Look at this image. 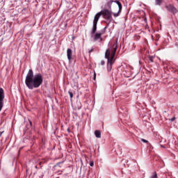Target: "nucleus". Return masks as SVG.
I'll use <instances>...</instances> for the list:
<instances>
[{
  "mask_svg": "<svg viewBox=\"0 0 178 178\" xmlns=\"http://www.w3.org/2000/svg\"><path fill=\"white\" fill-rule=\"evenodd\" d=\"M120 13V12H119L118 11V13H114L113 14V16H114V17H118V16H119V14Z\"/></svg>",
  "mask_w": 178,
  "mask_h": 178,
  "instance_id": "2eb2a0df",
  "label": "nucleus"
},
{
  "mask_svg": "<svg viewBox=\"0 0 178 178\" xmlns=\"http://www.w3.org/2000/svg\"><path fill=\"white\" fill-rule=\"evenodd\" d=\"M148 58H149V62H151L152 63L154 62V56H149Z\"/></svg>",
  "mask_w": 178,
  "mask_h": 178,
  "instance_id": "ddd939ff",
  "label": "nucleus"
},
{
  "mask_svg": "<svg viewBox=\"0 0 178 178\" xmlns=\"http://www.w3.org/2000/svg\"><path fill=\"white\" fill-rule=\"evenodd\" d=\"M115 2V1L113 0H109L106 4V8H108V9H109L111 10V9H112V3Z\"/></svg>",
  "mask_w": 178,
  "mask_h": 178,
  "instance_id": "1a4fd4ad",
  "label": "nucleus"
},
{
  "mask_svg": "<svg viewBox=\"0 0 178 178\" xmlns=\"http://www.w3.org/2000/svg\"><path fill=\"white\" fill-rule=\"evenodd\" d=\"M68 94L70 95V98H71V99H72V98H73V92H72L71 91H69V92H68Z\"/></svg>",
  "mask_w": 178,
  "mask_h": 178,
  "instance_id": "dca6fc26",
  "label": "nucleus"
},
{
  "mask_svg": "<svg viewBox=\"0 0 178 178\" xmlns=\"http://www.w3.org/2000/svg\"><path fill=\"white\" fill-rule=\"evenodd\" d=\"M3 133H4V131H0V137H2V134H3Z\"/></svg>",
  "mask_w": 178,
  "mask_h": 178,
  "instance_id": "5701e85b",
  "label": "nucleus"
},
{
  "mask_svg": "<svg viewBox=\"0 0 178 178\" xmlns=\"http://www.w3.org/2000/svg\"><path fill=\"white\" fill-rule=\"evenodd\" d=\"M56 165H60V163H58Z\"/></svg>",
  "mask_w": 178,
  "mask_h": 178,
  "instance_id": "a878e982",
  "label": "nucleus"
},
{
  "mask_svg": "<svg viewBox=\"0 0 178 178\" xmlns=\"http://www.w3.org/2000/svg\"><path fill=\"white\" fill-rule=\"evenodd\" d=\"M29 123H30L31 126H33V122H31V121H29Z\"/></svg>",
  "mask_w": 178,
  "mask_h": 178,
  "instance_id": "b1692460",
  "label": "nucleus"
},
{
  "mask_svg": "<svg viewBox=\"0 0 178 178\" xmlns=\"http://www.w3.org/2000/svg\"><path fill=\"white\" fill-rule=\"evenodd\" d=\"M44 81V78L42 74L40 73L34 75L33 70H29L26 79L25 84L29 90H34V88H38L42 84Z\"/></svg>",
  "mask_w": 178,
  "mask_h": 178,
  "instance_id": "f257e3e1",
  "label": "nucleus"
},
{
  "mask_svg": "<svg viewBox=\"0 0 178 178\" xmlns=\"http://www.w3.org/2000/svg\"><path fill=\"white\" fill-rule=\"evenodd\" d=\"M163 0H156V5H161L162 3Z\"/></svg>",
  "mask_w": 178,
  "mask_h": 178,
  "instance_id": "4468645a",
  "label": "nucleus"
},
{
  "mask_svg": "<svg viewBox=\"0 0 178 178\" xmlns=\"http://www.w3.org/2000/svg\"><path fill=\"white\" fill-rule=\"evenodd\" d=\"M90 166H94V161H91L90 163Z\"/></svg>",
  "mask_w": 178,
  "mask_h": 178,
  "instance_id": "6ab92c4d",
  "label": "nucleus"
},
{
  "mask_svg": "<svg viewBox=\"0 0 178 178\" xmlns=\"http://www.w3.org/2000/svg\"><path fill=\"white\" fill-rule=\"evenodd\" d=\"M3 99H5V92L3 88H0V112L2 111V108H3Z\"/></svg>",
  "mask_w": 178,
  "mask_h": 178,
  "instance_id": "20e7f679",
  "label": "nucleus"
},
{
  "mask_svg": "<svg viewBox=\"0 0 178 178\" xmlns=\"http://www.w3.org/2000/svg\"><path fill=\"white\" fill-rule=\"evenodd\" d=\"M89 54H91V52H94V49H91L88 51Z\"/></svg>",
  "mask_w": 178,
  "mask_h": 178,
  "instance_id": "aec40b11",
  "label": "nucleus"
},
{
  "mask_svg": "<svg viewBox=\"0 0 178 178\" xmlns=\"http://www.w3.org/2000/svg\"><path fill=\"white\" fill-rule=\"evenodd\" d=\"M101 65L102 66H104V65H105V61L104 60L101 61Z\"/></svg>",
  "mask_w": 178,
  "mask_h": 178,
  "instance_id": "a211bd4d",
  "label": "nucleus"
},
{
  "mask_svg": "<svg viewBox=\"0 0 178 178\" xmlns=\"http://www.w3.org/2000/svg\"><path fill=\"white\" fill-rule=\"evenodd\" d=\"M169 120H170L171 122H175V120H176V118L173 117V118L169 119Z\"/></svg>",
  "mask_w": 178,
  "mask_h": 178,
  "instance_id": "f3484780",
  "label": "nucleus"
},
{
  "mask_svg": "<svg viewBox=\"0 0 178 178\" xmlns=\"http://www.w3.org/2000/svg\"><path fill=\"white\" fill-rule=\"evenodd\" d=\"M95 136L97 137V138H101V131L96 130L95 131Z\"/></svg>",
  "mask_w": 178,
  "mask_h": 178,
  "instance_id": "9d476101",
  "label": "nucleus"
},
{
  "mask_svg": "<svg viewBox=\"0 0 178 178\" xmlns=\"http://www.w3.org/2000/svg\"><path fill=\"white\" fill-rule=\"evenodd\" d=\"M101 16H103V19L112 22V11L108 9L102 10L99 13L95 15V17H97V19L99 20Z\"/></svg>",
  "mask_w": 178,
  "mask_h": 178,
  "instance_id": "7ed1b4c3",
  "label": "nucleus"
},
{
  "mask_svg": "<svg viewBox=\"0 0 178 178\" xmlns=\"http://www.w3.org/2000/svg\"><path fill=\"white\" fill-rule=\"evenodd\" d=\"M168 10L171 13H177V9L173 6V5H168L166 6Z\"/></svg>",
  "mask_w": 178,
  "mask_h": 178,
  "instance_id": "0eeeda50",
  "label": "nucleus"
},
{
  "mask_svg": "<svg viewBox=\"0 0 178 178\" xmlns=\"http://www.w3.org/2000/svg\"><path fill=\"white\" fill-rule=\"evenodd\" d=\"M133 47H134V49H135V48H136V46H135L134 44H133Z\"/></svg>",
  "mask_w": 178,
  "mask_h": 178,
  "instance_id": "393cba45",
  "label": "nucleus"
},
{
  "mask_svg": "<svg viewBox=\"0 0 178 178\" xmlns=\"http://www.w3.org/2000/svg\"><path fill=\"white\" fill-rule=\"evenodd\" d=\"M149 178H158V174H156V172H152Z\"/></svg>",
  "mask_w": 178,
  "mask_h": 178,
  "instance_id": "f8f14e48",
  "label": "nucleus"
},
{
  "mask_svg": "<svg viewBox=\"0 0 178 178\" xmlns=\"http://www.w3.org/2000/svg\"><path fill=\"white\" fill-rule=\"evenodd\" d=\"M115 3H117V5L118 6V8H119V12H122V3H120V1H118V0H115Z\"/></svg>",
  "mask_w": 178,
  "mask_h": 178,
  "instance_id": "9b49d317",
  "label": "nucleus"
},
{
  "mask_svg": "<svg viewBox=\"0 0 178 178\" xmlns=\"http://www.w3.org/2000/svg\"><path fill=\"white\" fill-rule=\"evenodd\" d=\"M105 30H106V27L103 29L100 33H96L95 34L94 41H97V40H101V41H102V38L101 36L105 34Z\"/></svg>",
  "mask_w": 178,
  "mask_h": 178,
  "instance_id": "39448f33",
  "label": "nucleus"
},
{
  "mask_svg": "<svg viewBox=\"0 0 178 178\" xmlns=\"http://www.w3.org/2000/svg\"><path fill=\"white\" fill-rule=\"evenodd\" d=\"M142 141L143 142V143H148V140H145V139H142Z\"/></svg>",
  "mask_w": 178,
  "mask_h": 178,
  "instance_id": "4be33fe9",
  "label": "nucleus"
},
{
  "mask_svg": "<svg viewBox=\"0 0 178 178\" xmlns=\"http://www.w3.org/2000/svg\"><path fill=\"white\" fill-rule=\"evenodd\" d=\"M95 79H97V74H94V77H93V80H95Z\"/></svg>",
  "mask_w": 178,
  "mask_h": 178,
  "instance_id": "412c9836",
  "label": "nucleus"
},
{
  "mask_svg": "<svg viewBox=\"0 0 178 178\" xmlns=\"http://www.w3.org/2000/svg\"><path fill=\"white\" fill-rule=\"evenodd\" d=\"M116 51H118V44L115 43L113 47L106 51L105 58L107 59V70L108 72L112 70V65L115 63V55H116Z\"/></svg>",
  "mask_w": 178,
  "mask_h": 178,
  "instance_id": "f03ea898",
  "label": "nucleus"
},
{
  "mask_svg": "<svg viewBox=\"0 0 178 178\" xmlns=\"http://www.w3.org/2000/svg\"><path fill=\"white\" fill-rule=\"evenodd\" d=\"M98 20L97 17H95L93 20V28L91 31V34H95L97 33V24H98Z\"/></svg>",
  "mask_w": 178,
  "mask_h": 178,
  "instance_id": "423d86ee",
  "label": "nucleus"
},
{
  "mask_svg": "<svg viewBox=\"0 0 178 178\" xmlns=\"http://www.w3.org/2000/svg\"><path fill=\"white\" fill-rule=\"evenodd\" d=\"M73 55V51H72V49H67V56L69 62H72V56Z\"/></svg>",
  "mask_w": 178,
  "mask_h": 178,
  "instance_id": "6e6552de",
  "label": "nucleus"
}]
</instances>
